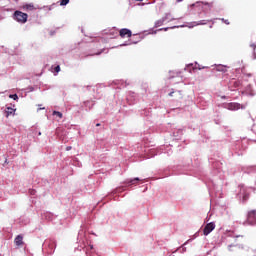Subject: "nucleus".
I'll return each instance as SVG.
<instances>
[{"label": "nucleus", "instance_id": "7", "mask_svg": "<svg viewBox=\"0 0 256 256\" xmlns=\"http://www.w3.org/2000/svg\"><path fill=\"white\" fill-rule=\"evenodd\" d=\"M22 8L25 10V11H35L37 9V7H35V5L33 4H26V5H23Z\"/></svg>", "mask_w": 256, "mask_h": 256}, {"label": "nucleus", "instance_id": "2", "mask_svg": "<svg viewBox=\"0 0 256 256\" xmlns=\"http://www.w3.org/2000/svg\"><path fill=\"white\" fill-rule=\"evenodd\" d=\"M133 35V32H131V30L127 29V28H122L120 29L119 31V36L122 38V39H129V37H132Z\"/></svg>", "mask_w": 256, "mask_h": 256}, {"label": "nucleus", "instance_id": "17", "mask_svg": "<svg viewBox=\"0 0 256 256\" xmlns=\"http://www.w3.org/2000/svg\"><path fill=\"white\" fill-rule=\"evenodd\" d=\"M222 21L226 24V25H229V20H225L222 18Z\"/></svg>", "mask_w": 256, "mask_h": 256}, {"label": "nucleus", "instance_id": "8", "mask_svg": "<svg viewBox=\"0 0 256 256\" xmlns=\"http://www.w3.org/2000/svg\"><path fill=\"white\" fill-rule=\"evenodd\" d=\"M10 115H15V109L11 107L6 108V117H9Z\"/></svg>", "mask_w": 256, "mask_h": 256}, {"label": "nucleus", "instance_id": "25", "mask_svg": "<svg viewBox=\"0 0 256 256\" xmlns=\"http://www.w3.org/2000/svg\"><path fill=\"white\" fill-rule=\"evenodd\" d=\"M41 109H45V108H38V111H41Z\"/></svg>", "mask_w": 256, "mask_h": 256}, {"label": "nucleus", "instance_id": "19", "mask_svg": "<svg viewBox=\"0 0 256 256\" xmlns=\"http://www.w3.org/2000/svg\"><path fill=\"white\" fill-rule=\"evenodd\" d=\"M30 195H35V190H31Z\"/></svg>", "mask_w": 256, "mask_h": 256}, {"label": "nucleus", "instance_id": "24", "mask_svg": "<svg viewBox=\"0 0 256 256\" xmlns=\"http://www.w3.org/2000/svg\"><path fill=\"white\" fill-rule=\"evenodd\" d=\"M101 126V124H96V127H100Z\"/></svg>", "mask_w": 256, "mask_h": 256}, {"label": "nucleus", "instance_id": "12", "mask_svg": "<svg viewBox=\"0 0 256 256\" xmlns=\"http://www.w3.org/2000/svg\"><path fill=\"white\" fill-rule=\"evenodd\" d=\"M232 83H233V85H234V87H239V85H241V82H239V81H232Z\"/></svg>", "mask_w": 256, "mask_h": 256}, {"label": "nucleus", "instance_id": "23", "mask_svg": "<svg viewBox=\"0 0 256 256\" xmlns=\"http://www.w3.org/2000/svg\"><path fill=\"white\" fill-rule=\"evenodd\" d=\"M251 47L253 48V49H255V45L253 44V45H251Z\"/></svg>", "mask_w": 256, "mask_h": 256}, {"label": "nucleus", "instance_id": "15", "mask_svg": "<svg viewBox=\"0 0 256 256\" xmlns=\"http://www.w3.org/2000/svg\"><path fill=\"white\" fill-rule=\"evenodd\" d=\"M249 199V195L248 194H244L243 195V201H247Z\"/></svg>", "mask_w": 256, "mask_h": 256}, {"label": "nucleus", "instance_id": "13", "mask_svg": "<svg viewBox=\"0 0 256 256\" xmlns=\"http://www.w3.org/2000/svg\"><path fill=\"white\" fill-rule=\"evenodd\" d=\"M54 71H55L56 73H59V71H61V66H60V65L56 66V67L54 68Z\"/></svg>", "mask_w": 256, "mask_h": 256}, {"label": "nucleus", "instance_id": "5", "mask_svg": "<svg viewBox=\"0 0 256 256\" xmlns=\"http://www.w3.org/2000/svg\"><path fill=\"white\" fill-rule=\"evenodd\" d=\"M227 109H229V111H238V109H241V104L231 102L227 105Z\"/></svg>", "mask_w": 256, "mask_h": 256}, {"label": "nucleus", "instance_id": "4", "mask_svg": "<svg viewBox=\"0 0 256 256\" xmlns=\"http://www.w3.org/2000/svg\"><path fill=\"white\" fill-rule=\"evenodd\" d=\"M247 221L249 223V225H256V211H250L248 213V217H247Z\"/></svg>", "mask_w": 256, "mask_h": 256}, {"label": "nucleus", "instance_id": "20", "mask_svg": "<svg viewBox=\"0 0 256 256\" xmlns=\"http://www.w3.org/2000/svg\"><path fill=\"white\" fill-rule=\"evenodd\" d=\"M178 93L180 95L179 99H183V95L181 94V92H178Z\"/></svg>", "mask_w": 256, "mask_h": 256}, {"label": "nucleus", "instance_id": "16", "mask_svg": "<svg viewBox=\"0 0 256 256\" xmlns=\"http://www.w3.org/2000/svg\"><path fill=\"white\" fill-rule=\"evenodd\" d=\"M196 25H207V23L203 22V21H200L198 22Z\"/></svg>", "mask_w": 256, "mask_h": 256}, {"label": "nucleus", "instance_id": "11", "mask_svg": "<svg viewBox=\"0 0 256 256\" xmlns=\"http://www.w3.org/2000/svg\"><path fill=\"white\" fill-rule=\"evenodd\" d=\"M10 99H14V101H17V99H19V96H17V94H12L10 95Z\"/></svg>", "mask_w": 256, "mask_h": 256}, {"label": "nucleus", "instance_id": "9", "mask_svg": "<svg viewBox=\"0 0 256 256\" xmlns=\"http://www.w3.org/2000/svg\"><path fill=\"white\" fill-rule=\"evenodd\" d=\"M52 115H56V117H59V119H63V113L59 111H53Z\"/></svg>", "mask_w": 256, "mask_h": 256}, {"label": "nucleus", "instance_id": "14", "mask_svg": "<svg viewBox=\"0 0 256 256\" xmlns=\"http://www.w3.org/2000/svg\"><path fill=\"white\" fill-rule=\"evenodd\" d=\"M139 181V178H134L130 181V185H135V182Z\"/></svg>", "mask_w": 256, "mask_h": 256}, {"label": "nucleus", "instance_id": "6", "mask_svg": "<svg viewBox=\"0 0 256 256\" xmlns=\"http://www.w3.org/2000/svg\"><path fill=\"white\" fill-rule=\"evenodd\" d=\"M14 243L17 247H21V245H23V236L18 235L15 240Z\"/></svg>", "mask_w": 256, "mask_h": 256}, {"label": "nucleus", "instance_id": "21", "mask_svg": "<svg viewBox=\"0 0 256 256\" xmlns=\"http://www.w3.org/2000/svg\"><path fill=\"white\" fill-rule=\"evenodd\" d=\"M173 93H175V92H170L169 97H173Z\"/></svg>", "mask_w": 256, "mask_h": 256}, {"label": "nucleus", "instance_id": "1", "mask_svg": "<svg viewBox=\"0 0 256 256\" xmlns=\"http://www.w3.org/2000/svg\"><path fill=\"white\" fill-rule=\"evenodd\" d=\"M14 19L18 23H27V19H29V15H27V13H24L22 11L16 10L14 12Z\"/></svg>", "mask_w": 256, "mask_h": 256}, {"label": "nucleus", "instance_id": "3", "mask_svg": "<svg viewBox=\"0 0 256 256\" xmlns=\"http://www.w3.org/2000/svg\"><path fill=\"white\" fill-rule=\"evenodd\" d=\"M214 230H215V222H210L205 225V227L203 229V233H204V235L207 236V235H209V233H211Z\"/></svg>", "mask_w": 256, "mask_h": 256}, {"label": "nucleus", "instance_id": "22", "mask_svg": "<svg viewBox=\"0 0 256 256\" xmlns=\"http://www.w3.org/2000/svg\"><path fill=\"white\" fill-rule=\"evenodd\" d=\"M177 1V3H181V2H183V0H176Z\"/></svg>", "mask_w": 256, "mask_h": 256}, {"label": "nucleus", "instance_id": "10", "mask_svg": "<svg viewBox=\"0 0 256 256\" xmlns=\"http://www.w3.org/2000/svg\"><path fill=\"white\" fill-rule=\"evenodd\" d=\"M69 3V0H60V5L65 6Z\"/></svg>", "mask_w": 256, "mask_h": 256}, {"label": "nucleus", "instance_id": "18", "mask_svg": "<svg viewBox=\"0 0 256 256\" xmlns=\"http://www.w3.org/2000/svg\"><path fill=\"white\" fill-rule=\"evenodd\" d=\"M72 149H73V147H71V146L66 147V151H71Z\"/></svg>", "mask_w": 256, "mask_h": 256}]
</instances>
